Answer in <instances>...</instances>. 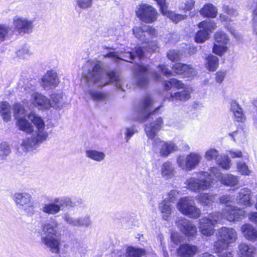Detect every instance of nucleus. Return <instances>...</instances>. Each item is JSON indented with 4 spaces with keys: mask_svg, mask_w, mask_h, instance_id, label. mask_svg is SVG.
Segmentation results:
<instances>
[{
    "mask_svg": "<svg viewBox=\"0 0 257 257\" xmlns=\"http://www.w3.org/2000/svg\"><path fill=\"white\" fill-rule=\"evenodd\" d=\"M220 180L226 186H234L238 184L239 180L237 176L232 174H222L219 170L215 167L211 168L209 173L201 171L196 177L188 178L185 182L186 188L191 191L199 193L211 189L215 182Z\"/></svg>",
    "mask_w": 257,
    "mask_h": 257,
    "instance_id": "nucleus-1",
    "label": "nucleus"
},
{
    "mask_svg": "<svg viewBox=\"0 0 257 257\" xmlns=\"http://www.w3.org/2000/svg\"><path fill=\"white\" fill-rule=\"evenodd\" d=\"M163 123L161 117L157 118L155 121L147 123L145 131L147 137L151 140H154L153 143V151L158 154L161 157L166 158L172 153L177 150V145L172 142L162 141L158 138H155L158 132L161 128Z\"/></svg>",
    "mask_w": 257,
    "mask_h": 257,
    "instance_id": "nucleus-2",
    "label": "nucleus"
},
{
    "mask_svg": "<svg viewBox=\"0 0 257 257\" xmlns=\"http://www.w3.org/2000/svg\"><path fill=\"white\" fill-rule=\"evenodd\" d=\"M28 117L34 124L36 130L32 138L25 139L21 144L23 150L26 152L32 150L35 146L46 141L48 137L45 122L41 117L31 113Z\"/></svg>",
    "mask_w": 257,
    "mask_h": 257,
    "instance_id": "nucleus-3",
    "label": "nucleus"
},
{
    "mask_svg": "<svg viewBox=\"0 0 257 257\" xmlns=\"http://www.w3.org/2000/svg\"><path fill=\"white\" fill-rule=\"evenodd\" d=\"M59 223L54 218L42 225L41 241L54 253L60 250V238L58 233Z\"/></svg>",
    "mask_w": 257,
    "mask_h": 257,
    "instance_id": "nucleus-4",
    "label": "nucleus"
},
{
    "mask_svg": "<svg viewBox=\"0 0 257 257\" xmlns=\"http://www.w3.org/2000/svg\"><path fill=\"white\" fill-rule=\"evenodd\" d=\"M83 200L80 198H77L73 201L68 196L55 198L51 202L44 204L41 208L42 211L46 214L54 215L58 213L61 210V207L73 208L81 204Z\"/></svg>",
    "mask_w": 257,
    "mask_h": 257,
    "instance_id": "nucleus-5",
    "label": "nucleus"
},
{
    "mask_svg": "<svg viewBox=\"0 0 257 257\" xmlns=\"http://www.w3.org/2000/svg\"><path fill=\"white\" fill-rule=\"evenodd\" d=\"M165 88L167 91L172 90V91L176 89H182L176 92H171L170 100L176 99L185 101L190 98L191 93L192 92V88L188 86H185L182 81H166Z\"/></svg>",
    "mask_w": 257,
    "mask_h": 257,
    "instance_id": "nucleus-6",
    "label": "nucleus"
},
{
    "mask_svg": "<svg viewBox=\"0 0 257 257\" xmlns=\"http://www.w3.org/2000/svg\"><path fill=\"white\" fill-rule=\"evenodd\" d=\"M237 234L232 228L223 227L218 230V240L214 243V247L218 250L221 248V245L227 246V245L236 241Z\"/></svg>",
    "mask_w": 257,
    "mask_h": 257,
    "instance_id": "nucleus-7",
    "label": "nucleus"
},
{
    "mask_svg": "<svg viewBox=\"0 0 257 257\" xmlns=\"http://www.w3.org/2000/svg\"><path fill=\"white\" fill-rule=\"evenodd\" d=\"M202 160L201 156L196 153H191L187 156H179L176 160L178 166L182 170L189 171L194 169Z\"/></svg>",
    "mask_w": 257,
    "mask_h": 257,
    "instance_id": "nucleus-8",
    "label": "nucleus"
},
{
    "mask_svg": "<svg viewBox=\"0 0 257 257\" xmlns=\"http://www.w3.org/2000/svg\"><path fill=\"white\" fill-rule=\"evenodd\" d=\"M177 208L182 214L191 218H198L201 214V211L195 205L194 200L188 197L181 198L177 203Z\"/></svg>",
    "mask_w": 257,
    "mask_h": 257,
    "instance_id": "nucleus-9",
    "label": "nucleus"
},
{
    "mask_svg": "<svg viewBox=\"0 0 257 257\" xmlns=\"http://www.w3.org/2000/svg\"><path fill=\"white\" fill-rule=\"evenodd\" d=\"M103 63L101 61H97L91 69H89L86 80H90V79H95V80L100 78L103 74H106L110 79V80H118V75L114 70L108 71L103 67Z\"/></svg>",
    "mask_w": 257,
    "mask_h": 257,
    "instance_id": "nucleus-10",
    "label": "nucleus"
},
{
    "mask_svg": "<svg viewBox=\"0 0 257 257\" xmlns=\"http://www.w3.org/2000/svg\"><path fill=\"white\" fill-rule=\"evenodd\" d=\"M136 15L142 22L152 23L157 18L158 13L151 6L147 4H141L136 9Z\"/></svg>",
    "mask_w": 257,
    "mask_h": 257,
    "instance_id": "nucleus-11",
    "label": "nucleus"
},
{
    "mask_svg": "<svg viewBox=\"0 0 257 257\" xmlns=\"http://www.w3.org/2000/svg\"><path fill=\"white\" fill-rule=\"evenodd\" d=\"M12 198L17 206L26 212H28L34 207L32 196L28 192H16L13 194Z\"/></svg>",
    "mask_w": 257,
    "mask_h": 257,
    "instance_id": "nucleus-12",
    "label": "nucleus"
},
{
    "mask_svg": "<svg viewBox=\"0 0 257 257\" xmlns=\"http://www.w3.org/2000/svg\"><path fill=\"white\" fill-rule=\"evenodd\" d=\"M133 32L138 39L145 43H149L154 37L157 36V31L154 28L146 25L134 27Z\"/></svg>",
    "mask_w": 257,
    "mask_h": 257,
    "instance_id": "nucleus-13",
    "label": "nucleus"
},
{
    "mask_svg": "<svg viewBox=\"0 0 257 257\" xmlns=\"http://www.w3.org/2000/svg\"><path fill=\"white\" fill-rule=\"evenodd\" d=\"M13 24L15 29L20 34H29L34 28L33 20L18 16L13 18Z\"/></svg>",
    "mask_w": 257,
    "mask_h": 257,
    "instance_id": "nucleus-14",
    "label": "nucleus"
},
{
    "mask_svg": "<svg viewBox=\"0 0 257 257\" xmlns=\"http://www.w3.org/2000/svg\"><path fill=\"white\" fill-rule=\"evenodd\" d=\"M245 213L243 209L231 205H227L223 209V218L230 222L241 221Z\"/></svg>",
    "mask_w": 257,
    "mask_h": 257,
    "instance_id": "nucleus-15",
    "label": "nucleus"
},
{
    "mask_svg": "<svg viewBox=\"0 0 257 257\" xmlns=\"http://www.w3.org/2000/svg\"><path fill=\"white\" fill-rule=\"evenodd\" d=\"M215 43L213 48V52L218 55L222 56L226 51V44L229 41L228 37L223 32H217L214 35Z\"/></svg>",
    "mask_w": 257,
    "mask_h": 257,
    "instance_id": "nucleus-16",
    "label": "nucleus"
},
{
    "mask_svg": "<svg viewBox=\"0 0 257 257\" xmlns=\"http://www.w3.org/2000/svg\"><path fill=\"white\" fill-rule=\"evenodd\" d=\"M176 224L180 231L188 237L194 236L197 233V228L192 222L185 218H180Z\"/></svg>",
    "mask_w": 257,
    "mask_h": 257,
    "instance_id": "nucleus-17",
    "label": "nucleus"
},
{
    "mask_svg": "<svg viewBox=\"0 0 257 257\" xmlns=\"http://www.w3.org/2000/svg\"><path fill=\"white\" fill-rule=\"evenodd\" d=\"M172 69L174 73L179 75H182L184 77H186L195 76L197 74L196 71L191 65L181 63L175 64L173 66Z\"/></svg>",
    "mask_w": 257,
    "mask_h": 257,
    "instance_id": "nucleus-18",
    "label": "nucleus"
},
{
    "mask_svg": "<svg viewBox=\"0 0 257 257\" xmlns=\"http://www.w3.org/2000/svg\"><path fill=\"white\" fill-rule=\"evenodd\" d=\"M214 225L211 219L207 217H202L199 220L198 228L203 236H210L214 233Z\"/></svg>",
    "mask_w": 257,
    "mask_h": 257,
    "instance_id": "nucleus-19",
    "label": "nucleus"
},
{
    "mask_svg": "<svg viewBox=\"0 0 257 257\" xmlns=\"http://www.w3.org/2000/svg\"><path fill=\"white\" fill-rule=\"evenodd\" d=\"M111 84L122 91L129 90L131 85H135V88H144L148 85V81H110Z\"/></svg>",
    "mask_w": 257,
    "mask_h": 257,
    "instance_id": "nucleus-20",
    "label": "nucleus"
},
{
    "mask_svg": "<svg viewBox=\"0 0 257 257\" xmlns=\"http://www.w3.org/2000/svg\"><path fill=\"white\" fill-rule=\"evenodd\" d=\"M32 103L41 109H48L51 107V102L45 96L38 93L32 95Z\"/></svg>",
    "mask_w": 257,
    "mask_h": 257,
    "instance_id": "nucleus-21",
    "label": "nucleus"
},
{
    "mask_svg": "<svg viewBox=\"0 0 257 257\" xmlns=\"http://www.w3.org/2000/svg\"><path fill=\"white\" fill-rule=\"evenodd\" d=\"M134 72L136 75L141 77V79H144L149 75H151L156 79H159L161 78L160 74L156 72H152L150 70L148 66L137 64L135 66Z\"/></svg>",
    "mask_w": 257,
    "mask_h": 257,
    "instance_id": "nucleus-22",
    "label": "nucleus"
},
{
    "mask_svg": "<svg viewBox=\"0 0 257 257\" xmlns=\"http://www.w3.org/2000/svg\"><path fill=\"white\" fill-rule=\"evenodd\" d=\"M198 251L196 246L190 244H183L177 250L178 256L181 257H193Z\"/></svg>",
    "mask_w": 257,
    "mask_h": 257,
    "instance_id": "nucleus-23",
    "label": "nucleus"
},
{
    "mask_svg": "<svg viewBox=\"0 0 257 257\" xmlns=\"http://www.w3.org/2000/svg\"><path fill=\"white\" fill-rule=\"evenodd\" d=\"M251 194V191L247 188L240 189L236 198L237 203L244 206H248L252 205Z\"/></svg>",
    "mask_w": 257,
    "mask_h": 257,
    "instance_id": "nucleus-24",
    "label": "nucleus"
},
{
    "mask_svg": "<svg viewBox=\"0 0 257 257\" xmlns=\"http://www.w3.org/2000/svg\"><path fill=\"white\" fill-rule=\"evenodd\" d=\"M255 251V248L252 245L241 242L238 245L237 254L239 257H253Z\"/></svg>",
    "mask_w": 257,
    "mask_h": 257,
    "instance_id": "nucleus-25",
    "label": "nucleus"
},
{
    "mask_svg": "<svg viewBox=\"0 0 257 257\" xmlns=\"http://www.w3.org/2000/svg\"><path fill=\"white\" fill-rule=\"evenodd\" d=\"M160 171L162 177L165 180L174 177L176 172L173 164L169 161H166L162 165Z\"/></svg>",
    "mask_w": 257,
    "mask_h": 257,
    "instance_id": "nucleus-26",
    "label": "nucleus"
},
{
    "mask_svg": "<svg viewBox=\"0 0 257 257\" xmlns=\"http://www.w3.org/2000/svg\"><path fill=\"white\" fill-rule=\"evenodd\" d=\"M241 231L244 237L248 240H254L257 238V230L249 223L242 225Z\"/></svg>",
    "mask_w": 257,
    "mask_h": 257,
    "instance_id": "nucleus-27",
    "label": "nucleus"
},
{
    "mask_svg": "<svg viewBox=\"0 0 257 257\" xmlns=\"http://www.w3.org/2000/svg\"><path fill=\"white\" fill-rule=\"evenodd\" d=\"M153 104V100L150 97H147L144 100L142 108L140 109L141 119L145 120L151 114L150 106Z\"/></svg>",
    "mask_w": 257,
    "mask_h": 257,
    "instance_id": "nucleus-28",
    "label": "nucleus"
},
{
    "mask_svg": "<svg viewBox=\"0 0 257 257\" xmlns=\"http://www.w3.org/2000/svg\"><path fill=\"white\" fill-rule=\"evenodd\" d=\"M158 49V47L154 43L148 44L145 47L136 48L135 54L140 58H142L145 56L146 52L152 53L155 52Z\"/></svg>",
    "mask_w": 257,
    "mask_h": 257,
    "instance_id": "nucleus-29",
    "label": "nucleus"
},
{
    "mask_svg": "<svg viewBox=\"0 0 257 257\" xmlns=\"http://www.w3.org/2000/svg\"><path fill=\"white\" fill-rule=\"evenodd\" d=\"M200 13L204 17L214 18L217 15V10L212 4H207L200 10Z\"/></svg>",
    "mask_w": 257,
    "mask_h": 257,
    "instance_id": "nucleus-30",
    "label": "nucleus"
},
{
    "mask_svg": "<svg viewBox=\"0 0 257 257\" xmlns=\"http://www.w3.org/2000/svg\"><path fill=\"white\" fill-rule=\"evenodd\" d=\"M0 114L6 122H8L11 119V107L8 102L3 101L0 103Z\"/></svg>",
    "mask_w": 257,
    "mask_h": 257,
    "instance_id": "nucleus-31",
    "label": "nucleus"
},
{
    "mask_svg": "<svg viewBox=\"0 0 257 257\" xmlns=\"http://www.w3.org/2000/svg\"><path fill=\"white\" fill-rule=\"evenodd\" d=\"M17 125L20 130L27 133L35 132L33 125L26 118H19L17 120Z\"/></svg>",
    "mask_w": 257,
    "mask_h": 257,
    "instance_id": "nucleus-32",
    "label": "nucleus"
},
{
    "mask_svg": "<svg viewBox=\"0 0 257 257\" xmlns=\"http://www.w3.org/2000/svg\"><path fill=\"white\" fill-rule=\"evenodd\" d=\"M85 155L87 158L97 162L102 161L105 157V154L103 152L95 150H87Z\"/></svg>",
    "mask_w": 257,
    "mask_h": 257,
    "instance_id": "nucleus-33",
    "label": "nucleus"
},
{
    "mask_svg": "<svg viewBox=\"0 0 257 257\" xmlns=\"http://www.w3.org/2000/svg\"><path fill=\"white\" fill-rule=\"evenodd\" d=\"M51 107L55 108L62 107L65 103L64 101L62 93H54L51 95Z\"/></svg>",
    "mask_w": 257,
    "mask_h": 257,
    "instance_id": "nucleus-34",
    "label": "nucleus"
},
{
    "mask_svg": "<svg viewBox=\"0 0 257 257\" xmlns=\"http://www.w3.org/2000/svg\"><path fill=\"white\" fill-rule=\"evenodd\" d=\"M198 27L202 29L203 31L208 32V35L213 32L216 28V24L211 20H206L202 21L198 24Z\"/></svg>",
    "mask_w": 257,
    "mask_h": 257,
    "instance_id": "nucleus-35",
    "label": "nucleus"
},
{
    "mask_svg": "<svg viewBox=\"0 0 257 257\" xmlns=\"http://www.w3.org/2000/svg\"><path fill=\"white\" fill-rule=\"evenodd\" d=\"M206 67L210 71H214L218 66V58L213 55H209L206 59Z\"/></svg>",
    "mask_w": 257,
    "mask_h": 257,
    "instance_id": "nucleus-36",
    "label": "nucleus"
},
{
    "mask_svg": "<svg viewBox=\"0 0 257 257\" xmlns=\"http://www.w3.org/2000/svg\"><path fill=\"white\" fill-rule=\"evenodd\" d=\"M92 4L93 0H73V5L75 10H87L92 7Z\"/></svg>",
    "mask_w": 257,
    "mask_h": 257,
    "instance_id": "nucleus-37",
    "label": "nucleus"
},
{
    "mask_svg": "<svg viewBox=\"0 0 257 257\" xmlns=\"http://www.w3.org/2000/svg\"><path fill=\"white\" fill-rule=\"evenodd\" d=\"M199 202L203 205H208L215 200V195L208 193H201L198 196Z\"/></svg>",
    "mask_w": 257,
    "mask_h": 257,
    "instance_id": "nucleus-38",
    "label": "nucleus"
},
{
    "mask_svg": "<svg viewBox=\"0 0 257 257\" xmlns=\"http://www.w3.org/2000/svg\"><path fill=\"white\" fill-rule=\"evenodd\" d=\"M231 110L238 121H242L243 120L244 115L242 110L236 102L232 101L231 102Z\"/></svg>",
    "mask_w": 257,
    "mask_h": 257,
    "instance_id": "nucleus-39",
    "label": "nucleus"
},
{
    "mask_svg": "<svg viewBox=\"0 0 257 257\" xmlns=\"http://www.w3.org/2000/svg\"><path fill=\"white\" fill-rule=\"evenodd\" d=\"M247 6L249 9H253L252 11L253 30L257 35V0H248Z\"/></svg>",
    "mask_w": 257,
    "mask_h": 257,
    "instance_id": "nucleus-40",
    "label": "nucleus"
},
{
    "mask_svg": "<svg viewBox=\"0 0 257 257\" xmlns=\"http://www.w3.org/2000/svg\"><path fill=\"white\" fill-rule=\"evenodd\" d=\"M146 251L142 248L128 247L126 251V257H141L145 254Z\"/></svg>",
    "mask_w": 257,
    "mask_h": 257,
    "instance_id": "nucleus-41",
    "label": "nucleus"
},
{
    "mask_svg": "<svg viewBox=\"0 0 257 257\" xmlns=\"http://www.w3.org/2000/svg\"><path fill=\"white\" fill-rule=\"evenodd\" d=\"M159 209L163 214V217L165 220H167L171 214V208L170 204L164 200L159 205Z\"/></svg>",
    "mask_w": 257,
    "mask_h": 257,
    "instance_id": "nucleus-42",
    "label": "nucleus"
},
{
    "mask_svg": "<svg viewBox=\"0 0 257 257\" xmlns=\"http://www.w3.org/2000/svg\"><path fill=\"white\" fill-rule=\"evenodd\" d=\"M217 150L215 149H209L205 153L204 157L207 161L215 160L216 162L220 158Z\"/></svg>",
    "mask_w": 257,
    "mask_h": 257,
    "instance_id": "nucleus-43",
    "label": "nucleus"
},
{
    "mask_svg": "<svg viewBox=\"0 0 257 257\" xmlns=\"http://www.w3.org/2000/svg\"><path fill=\"white\" fill-rule=\"evenodd\" d=\"M163 15H166L170 19L176 23L186 19L187 17L186 15L176 14L174 12L169 11L168 10H167V12L166 14H163Z\"/></svg>",
    "mask_w": 257,
    "mask_h": 257,
    "instance_id": "nucleus-44",
    "label": "nucleus"
},
{
    "mask_svg": "<svg viewBox=\"0 0 257 257\" xmlns=\"http://www.w3.org/2000/svg\"><path fill=\"white\" fill-rule=\"evenodd\" d=\"M12 33V29L9 26L0 24V41H4Z\"/></svg>",
    "mask_w": 257,
    "mask_h": 257,
    "instance_id": "nucleus-45",
    "label": "nucleus"
},
{
    "mask_svg": "<svg viewBox=\"0 0 257 257\" xmlns=\"http://www.w3.org/2000/svg\"><path fill=\"white\" fill-rule=\"evenodd\" d=\"M32 55L28 47L24 46L16 52L17 56L21 59H28Z\"/></svg>",
    "mask_w": 257,
    "mask_h": 257,
    "instance_id": "nucleus-46",
    "label": "nucleus"
},
{
    "mask_svg": "<svg viewBox=\"0 0 257 257\" xmlns=\"http://www.w3.org/2000/svg\"><path fill=\"white\" fill-rule=\"evenodd\" d=\"M236 168L237 171L243 175H249L251 173V171L245 162H237Z\"/></svg>",
    "mask_w": 257,
    "mask_h": 257,
    "instance_id": "nucleus-47",
    "label": "nucleus"
},
{
    "mask_svg": "<svg viewBox=\"0 0 257 257\" xmlns=\"http://www.w3.org/2000/svg\"><path fill=\"white\" fill-rule=\"evenodd\" d=\"M216 163L224 169L228 170L231 167V160L228 156H220Z\"/></svg>",
    "mask_w": 257,
    "mask_h": 257,
    "instance_id": "nucleus-48",
    "label": "nucleus"
},
{
    "mask_svg": "<svg viewBox=\"0 0 257 257\" xmlns=\"http://www.w3.org/2000/svg\"><path fill=\"white\" fill-rule=\"evenodd\" d=\"M11 150L9 145L6 142L0 144V159H5L11 153Z\"/></svg>",
    "mask_w": 257,
    "mask_h": 257,
    "instance_id": "nucleus-49",
    "label": "nucleus"
},
{
    "mask_svg": "<svg viewBox=\"0 0 257 257\" xmlns=\"http://www.w3.org/2000/svg\"><path fill=\"white\" fill-rule=\"evenodd\" d=\"M26 111L20 104H17L14 106V115L16 119L18 120L20 118H25Z\"/></svg>",
    "mask_w": 257,
    "mask_h": 257,
    "instance_id": "nucleus-50",
    "label": "nucleus"
},
{
    "mask_svg": "<svg viewBox=\"0 0 257 257\" xmlns=\"http://www.w3.org/2000/svg\"><path fill=\"white\" fill-rule=\"evenodd\" d=\"M58 74L53 70H48L45 73L41 78V80H59Z\"/></svg>",
    "mask_w": 257,
    "mask_h": 257,
    "instance_id": "nucleus-51",
    "label": "nucleus"
},
{
    "mask_svg": "<svg viewBox=\"0 0 257 257\" xmlns=\"http://www.w3.org/2000/svg\"><path fill=\"white\" fill-rule=\"evenodd\" d=\"M91 224L90 217L88 216L76 218L75 226L88 227Z\"/></svg>",
    "mask_w": 257,
    "mask_h": 257,
    "instance_id": "nucleus-52",
    "label": "nucleus"
},
{
    "mask_svg": "<svg viewBox=\"0 0 257 257\" xmlns=\"http://www.w3.org/2000/svg\"><path fill=\"white\" fill-rule=\"evenodd\" d=\"M247 133L243 130H238L232 136L233 139H237L241 143H245L246 141V137Z\"/></svg>",
    "mask_w": 257,
    "mask_h": 257,
    "instance_id": "nucleus-53",
    "label": "nucleus"
},
{
    "mask_svg": "<svg viewBox=\"0 0 257 257\" xmlns=\"http://www.w3.org/2000/svg\"><path fill=\"white\" fill-rule=\"evenodd\" d=\"M209 38L208 32L203 31L202 29L199 31L195 36V41L197 43H203Z\"/></svg>",
    "mask_w": 257,
    "mask_h": 257,
    "instance_id": "nucleus-54",
    "label": "nucleus"
},
{
    "mask_svg": "<svg viewBox=\"0 0 257 257\" xmlns=\"http://www.w3.org/2000/svg\"><path fill=\"white\" fill-rule=\"evenodd\" d=\"M195 3V0H186L180 5L179 9L185 11H190L194 8Z\"/></svg>",
    "mask_w": 257,
    "mask_h": 257,
    "instance_id": "nucleus-55",
    "label": "nucleus"
},
{
    "mask_svg": "<svg viewBox=\"0 0 257 257\" xmlns=\"http://www.w3.org/2000/svg\"><path fill=\"white\" fill-rule=\"evenodd\" d=\"M90 94L94 100H102L105 99L106 95L105 93L97 90H91Z\"/></svg>",
    "mask_w": 257,
    "mask_h": 257,
    "instance_id": "nucleus-56",
    "label": "nucleus"
},
{
    "mask_svg": "<svg viewBox=\"0 0 257 257\" xmlns=\"http://www.w3.org/2000/svg\"><path fill=\"white\" fill-rule=\"evenodd\" d=\"M167 57L172 62L179 61L181 56L179 52L175 50H170L167 53Z\"/></svg>",
    "mask_w": 257,
    "mask_h": 257,
    "instance_id": "nucleus-57",
    "label": "nucleus"
},
{
    "mask_svg": "<svg viewBox=\"0 0 257 257\" xmlns=\"http://www.w3.org/2000/svg\"><path fill=\"white\" fill-rule=\"evenodd\" d=\"M78 250V248L74 247L66 253H62L60 257H81L80 253L77 251Z\"/></svg>",
    "mask_w": 257,
    "mask_h": 257,
    "instance_id": "nucleus-58",
    "label": "nucleus"
},
{
    "mask_svg": "<svg viewBox=\"0 0 257 257\" xmlns=\"http://www.w3.org/2000/svg\"><path fill=\"white\" fill-rule=\"evenodd\" d=\"M221 248L220 250L215 248L216 251L218 252L219 257H233L232 251L228 249H224L227 246L221 245Z\"/></svg>",
    "mask_w": 257,
    "mask_h": 257,
    "instance_id": "nucleus-59",
    "label": "nucleus"
},
{
    "mask_svg": "<svg viewBox=\"0 0 257 257\" xmlns=\"http://www.w3.org/2000/svg\"><path fill=\"white\" fill-rule=\"evenodd\" d=\"M208 218L211 219V222H213V224L215 225L216 223L221 221L223 218V211L221 214L219 212L213 213L209 215Z\"/></svg>",
    "mask_w": 257,
    "mask_h": 257,
    "instance_id": "nucleus-60",
    "label": "nucleus"
},
{
    "mask_svg": "<svg viewBox=\"0 0 257 257\" xmlns=\"http://www.w3.org/2000/svg\"><path fill=\"white\" fill-rule=\"evenodd\" d=\"M76 218L71 216L68 213L64 214L63 216V219L64 221L67 224L73 226H75Z\"/></svg>",
    "mask_w": 257,
    "mask_h": 257,
    "instance_id": "nucleus-61",
    "label": "nucleus"
},
{
    "mask_svg": "<svg viewBox=\"0 0 257 257\" xmlns=\"http://www.w3.org/2000/svg\"><path fill=\"white\" fill-rule=\"evenodd\" d=\"M158 69L159 71L164 76L169 77L173 75V73L171 71L169 70L165 65H159Z\"/></svg>",
    "mask_w": 257,
    "mask_h": 257,
    "instance_id": "nucleus-62",
    "label": "nucleus"
},
{
    "mask_svg": "<svg viewBox=\"0 0 257 257\" xmlns=\"http://www.w3.org/2000/svg\"><path fill=\"white\" fill-rule=\"evenodd\" d=\"M58 83L56 81H42L41 85L44 89L49 90L56 87Z\"/></svg>",
    "mask_w": 257,
    "mask_h": 257,
    "instance_id": "nucleus-63",
    "label": "nucleus"
},
{
    "mask_svg": "<svg viewBox=\"0 0 257 257\" xmlns=\"http://www.w3.org/2000/svg\"><path fill=\"white\" fill-rule=\"evenodd\" d=\"M234 199V198L230 195H224L219 198V202L221 204H226V206L227 205H230L229 203L232 202Z\"/></svg>",
    "mask_w": 257,
    "mask_h": 257,
    "instance_id": "nucleus-64",
    "label": "nucleus"
}]
</instances>
